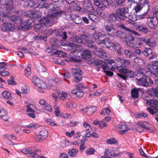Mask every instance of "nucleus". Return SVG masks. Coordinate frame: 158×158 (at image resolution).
<instances>
[{
  "label": "nucleus",
  "mask_w": 158,
  "mask_h": 158,
  "mask_svg": "<svg viewBox=\"0 0 158 158\" xmlns=\"http://www.w3.org/2000/svg\"><path fill=\"white\" fill-rule=\"evenodd\" d=\"M118 20V18L115 13L112 12L108 14L106 20L104 23V27L110 37H113L114 35L115 29L114 27H116V25L118 23H115Z\"/></svg>",
  "instance_id": "1"
},
{
  "label": "nucleus",
  "mask_w": 158,
  "mask_h": 158,
  "mask_svg": "<svg viewBox=\"0 0 158 158\" xmlns=\"http://www.w3.org/2000/svg\"><path fill=\"white\" fill-rule=\"evenodd\" d=\"M69 33L70 35L69 38L70 41L78 44L84 43L89 48L93 49H97V46L94 44V41L91 37L84 35H74L73 33L72 32Z\"/></svg>",
  "instance_id": "2"
},
{
  "label": "nucleus",
  "mask_w": 158,
  "mask_h": 158,
  "mask_svg": "<svg viewBox=\"0 0 158 158\" xmlns=\"http://www.w3.org/2000/svg\"><path fill=\"white\" fill-rule=\"evenodd\" d=\"M40 23H37L34 26V30L37 32H42L45 29V27H50L54 23V22H51L47 17H44L39 20Z\"/></svg>",
  "instance_id": "3"
},
{
  "label": "nucleus",
  "mask_w": 158,
  "mask_h": 158,
  "mask_svg": "<svg viewBox=\"0 0 158 158\" xmlns=\"http://www.w3.org/2000/svg\"><path fill=\"white\" fill-rule=\"evenodd\" d=\"M145 71L143 69L138 72L136 75L135 80L139 86L148 87L149 84L148 81V78L144 74Z\"/></svg>",
  "instance_id": "4"
},
{
  "label": "nucleus",
  "mask_w": 158,
  "mask_h": 158,
  "mask_svg": "<svg viewBox=\"0 0 158 158\" xmlns=\"http://www.w3.org/2000/svg\"><path fill=\"white\" fill-rule=\"evenodd\" d=\"M117 69L120 73H118L117 75L123 79L125 80L126 77L133 78L135 76L134 72L131 70L123 68L121 66H116Z\"/></svg>",
  "instance_id": "5"
},
{
  "label": "nucleus",
  "mask_w": 158,
  "mask_h": 158,
  "mask_svg": "<svg viewBox=\"0 0 158 158\" xmlns=\"http://www.w3.org/2000/svg\"><path fill=\"white\" fill-rule=\"evenodd\" d=\"M147 18L150 19L147 21L148 26L151 29H155L158 25V19L154 13L151 12Z\"/></svg>",
  "instance_id": "6"
},
{
  "label": "nucleus",
  "mask_w": 158,
  "mask_h": 158,
  "mask_svg": "<svg viewBox=\"0 0 158 158\" xmlns=\"http://www.w3.org/2000/svg\"><path fill=\"white\" fill-rule=\"evenodd\" d=\"M86 88L81 84H78L76 85V88L72 90L71 93L73 95H76L77 97L81 98L82 97L84 94V90Z\"/></svg>",
  "instance_id": "7"
},
{
  "label": "nucleus",
  "mask_w": 158,
  "mask_h": 158,
  "mask_svg": "<svg viewBox=\"0 0 158 158\" xmlns=\"http://www.w3.org/2000/svg\"><path fill=\"white\" fill-rule=\"evenodd\" d=\"M126 12L125 8H118L116 10L115 13L118 18V20H120L124 21L127 20V17L126 16Z\"/></svg>",
  "instance_id": "8"
},
{
  "label": "nucleus",
  "mask_w": 158,
  "mask_h": 158,
  "mask_svg": "<svg viewBox=\"0 0 158 158\" xmlns=\"http://www.w3.org/2000/svg\"><path fill=\"white\" fill-rule=\"evenodd\" d=\"M32 81L34 84L39 88L44 89L47 87V84L44 81H41L38 77H33L32 79Z\"/></svg>",
  "instance_id": "9"
},
{
  "label": "nucleus",
  "mask_w": 158,
  "mask_h": 158,
  "mask_svg": "<svg viewBox=\"0 0 158 158\" xmlns=\"http://www.w3.org/2000/svg\"><path fill=\"white\" fill-rule=\"evenodd\" d=\"M72 74L77 82L80 81L82 80L83 72L79 68H75L72 69Z\"/></svg>",
  "instance_id": "10"
},
{
  "label": "nucleus",
  "mask_w": 158,
  "mask_h": 158,
  "mask_svg": "<svg viewBox=\"0 0 158 158\" xmlns=\"http://www.w3.org/2000/svg\"><path fill=\"white\" fill-rule=\"evenodd\" d=\"M117 28H120L127 32L129 34H132L135 35L139 36L140 34L137 32L127 27L123 24L118 23L116 25Z\"/></svg>",
  "instance_id": "11"
},
{
  "label": "nucleus",
  "mask_w": 158,
  "mask_h": 158,
  "mask_svg": "<svg viewBox=\"0 0 158 158\" xmlns=\"http://www.w3.org/2000/svg\"><path fill=\"white\" fill-rule=\"evenodd\" d=\"M1 30L3 32H9L15 29L14 25L10 23H4L1 26Z\"/></svg>",
  "instance_id": "12"
},
{
  "label": "nucleus",
  "mask_w": 158,
  "mask_h": 158,
  "mask_svg": "<svg viewBox=\"0 0 158 158\" xmlns=\"http://www.w3.org/2000/svg\"><path fill=\"white\" fill-rule=\"evenodd\" d=\"M145 122L143 121H139L137 123L136 126V130L141 132L144 131V129H146L147 131H149L150 129L148 127H146L144 125Z\"/></svg>",
  "instance_id": "13"
},
{
  "label": "nucleus",
  "mask_w": 158,
  "mask_h": 158,
  "mask_svg": "<svg viewBox=\"0 0 158 158\" xmlns=\"http://www.w3.org/2000/svg\"><path fill=\"white\" fill-rule=\"evenodd\" d=\"M66 13V11H57L54 13H52L51 14L50 12L49 13V12L48 11L47 12L46 16L47 18L49 19V18L51 19L52 17H57L58 16H61L62 13L65 15Z\"/></svg>",
  "instance_id": "14"
},
{
  "label": "nucleus",
  "mask_w": 158,
  "mask_h": 158,
  "mask_svg": "<svg viewBox=\"0 0 158 158\" xmlns=\"http://www.w3.org/2000/svg\"><path fill=\"white\" fill-rule=\"evenodd\" d=\"M117 60L118 62H119L121 63V66L123 67L124 66L125 68H128L131 64L130 61L128 60L124 59L122 58H117ZM120 66H121L120 65Z\"/></svg>",
  "instance_id": "15"
},
{
  "label": "nucleus",
  "mask_w": 158,
  "mask_h": 158,
  "mask_svg": "<svg viewBox=\"0 0 158 158\" xmlns=\"http://www.w3.org/2000/svg\"><path fill=\"white\" fill-rule=\"evenodd\" d=\"M70 19L77 24L82 23V20L81 18L79 16L74 14H71L70 15Z\"/></svg>",
  "instance_id": "16"
},
{
  "label": "nucleus",
  "mask_w": 158,
  "mask_h": 158,
  "mask_svg": "<svg viewBox=\"0 0 158 158\" xmlns=\"http://www.w3.org/2000/svg\"><path fill=\"white\" fill-rule=\"evenodd\" d=\"M125 39L127 44L129 45L130 47H133L134 44L135 43V39L134 37L131 35H129L128 36H127Z\"/></svg>",
  "instance_id": "17"
},
{
  "label": "nucleus",
  "mask_w": 158,
  "mask_h": 158,
  "mask_svg": "<svg viewBox=\"0 0 158 158\" xmlns=\"http://www.w3.org/2000/svg\"><path fill=\"white\" fill-rule=\"evenodd\" d=\"M96 110V107H89L82 109V111L85 112L88 115H90L95 112Z\"/></svg>",
  "instance_id": "18"
},
{
  "label": "nucleus",
  "mask_w": 158,
  "mask_h": 158,
  "mask_svg": "<svg viewBox=\"0 0 158 158\" xmlns=\"http://www.w3.org/2000/svg\"><path fill=\"white\" fill-rule=\"evenodd\" d=\"M35 22L31 19H28L24 23V28L27 30L30 29L35 24Z\"/></svg>",
  "instance_id": "19"
},
{
  "label": "nucleus",
  "mask_w": 158,
  "mask_h": 158,
  "mask_svg": "<svg viewBox=\"0 0 158 158\" xmlns=\"http://www.w3.org/2000/svg\"><path fill=\"white\" fill-rule=\"evenodd\" d=\"M91 57V52L89 50H85L82 54V58L85 60H89Z\"/></svg>",
  "instance_id": "20"
},
{
  "label": "nucleus",
  "mask_w": 158,
  "mask_h": 158,
  "mask_svg": "<svg viewBox=\"0 0 158 158\" xmlns=\"http://www.w3.org/2000/svg\"><path fill=\"white\" fill-rule=\"evenodd\" d=\"M8 19L15 24H19L22 21V19L19 16L14 15L9 17Z\"/></svg>",
  "instance_id": "21"
},
{
  "label": "nucleus",
  "mask_w": 158,
  "mask_h": 158,
  "mask_svg": "<svg viewBox=\"0 0 158 158\" xmlns=\"http://www.w3.org/2000/svg\"><path fill=\"white\" fill-rule=\"evenodd\" d=\"M118 127L121 129L119 133L121 135L124 134L128 130L127 125L126 124L121 123L118 125Z\"/></svg>",
  "instance_id": "22"
},
{
  "label": "nucleus",
  "mask_w": 158,
  "mask_h": 158,
  "mask_svg": "<svg viewBox=\"0 0 158 158\" xmlns=\"http://www.w3.org/2000/svg\"><path fill=\"white\" fill-rule=\"evenodd\" d=\"M114 48V49L117 51V53L120 55L123 54V50L122 49V48L121 46L118 43H114V45L112 47Z\"/></svg>",
  "instance_id": "23"
},
{
  "label": "nucleus",
  "mask_w": 158,
  "mask_h": 158,
  "mask_svg": "<svg viewBox=\"0 0 158 158\" xmlns=\"http://www.w3.org/2000/svg\"><path fill=\"white\" fill-rule=\"evenodd\" d=\"M115 33L116 37L123 39H125L127 36L125 33L121 30L117 31Z\"/></svg>",
  "instance_id": "24"
},
{
  "label": "nucleus",
  "mask_w": 158,
  "mask_h": 158,
  "mask_svg": "<svg viewBox=\"0 0 158 158\" xmlns=\"http://www.w3.org/2000/svg\"><path fill=\"white\" fill-rule=\"evenodd\" d=\"M104 44L107 48H110L114 45V43L111 42L109 37H106L104 39Z\"/></svg>",
  "instance_id": "25"
},
{
  "label": "nucleus",
  "mask_w": 158,
  "mask_h": 158,
  "mask_svg": "<svg viewBox=\"0 0 158 158\" xmlns=\"http://www.w3.org/2000/svg\"><path fill=\"white\" fill-rule=\"evenodd\" d=\"M152 68L149 70L152 74L158 77V66L155 65H152Z\"/></svg>",
  "instance_id": "26"
},
{
  "label": "nucleus",
  "mask_w": 158,
  "mask_h": 158,
  "mask_svg": "<svg viewBox=\"0 0 158 158\" xmlns=\"http://www.w3.org/2000/svg\"><path fill=\"white\" fill-rule=\"evenodd\" d=\"M152 108L149 107L148 108V110L152 115L155 114L157 116H158V107L157 106H155Z\"/></svg>",
  "instance_id": "27"
},
{
  "label": "nucleus",
  "mask_w": 158,
  "mask_h": 158,
  "mask_svg": "<svg viewBox=\"0 0 158 158\" xmlns=\"http://www.w3.org/2000/svg\"><path fill=\"white\" fill-rule=\"evenodd\" d=\"M84 11L85 13H86L91 14L92 13H94L95 10L90 4L89 6H85L84 8Z\"/></svg>",
  "instance_id": "28"
},
{
  "label": "nucleus",
  "mask_w": 158,
  "mask_h": 158,
  "mask_svg": "<svg viewBox=\"0 0 158 158\" xmlns=\"http://www.w3.org/2000/svg\"><path fill=\"white\" fill-rule=\"evenodd\" d=\"M48 9L49 10L52 11L56 12L60 10V7L57 6L56 5H55L50 3H49Z\"/></svg>",
  "instance_id": "29"
},
{
  "label": "nucleus",
  "mask_w": 158,
  "mask_h": 158,
  "mask_svg": "<svg viewBox=\"0 0 158 158\" xmlns=\"http://www.w3.org/2000/svg\"><path fill=\"white\" fill-rule=\"evenodd\" d=\"M23 2L27 7H32L35 5V2L33 0H23Z\"/></svg>",
  "instance_id": "30"
},
{
  "label": "nucleus",
  "mask_w": 158,
  "mask_h": 158,
  "mask_svg": "<svg viewBox=\"0 0 158 158\" xmlns=\"http://www.w3.org/2000/svg\"><path fill=\"white\" fill-rule=\"evenodd\" d=\"M92 13L88 14V17L89 19L95 23H97L98 21V17L96 15Z\"/></svg>",
  "instance_id": "31"
},
{
  "label": "nucleus",
  "mask_w": 158,
  "mask_h": 158,
  "mask_svg": "<svg viewBox=\"0 0 158 158\" xmlns=\"http://www.w3.org/2000/svg\"><path fill=\"white\" fill-rule=\"evenodd\" d=\"M122 52H123V53H124L125 55L127 58H131L132 57L134 56V54L132 53V52L130 50L123 49Z\"/></svg>",
  "instance_id": "32"
},
{
  "label": "nucleus",
  "mask_w": 158,
  "mask_h": 158,
  "mask_svg": "<svg viewBox=\"0 0 158 158\" xmlns=\"http://www.w3.org/2000/svg\"><path fill=\"white\" fill-rule=\"evenodd\" d=\"M39 134L43 140L46 139L48 136V132L46 130L40 131Z\"/></svg>",
  "instance_id": "33"
},
{
  "label": "nucleus",
  "mask_w": 158,
  "mask_h": 158,
  "mask_svg": "<svg viewBox=\"0 0 158 158\" xmlns=\"http://www.w3.org/2000/svg\"><path fill=\"white\" fill-rule=\"evenodd\" d=\"M146 39L144 38H140L137 39L136 41V46L138 47H140L142 44L145 43Z\"/></svg>",
  "instance_id": "34"
},
{
  "label": "nucleus",
  "mask_w": 158,
  "mask_h": 158,
  "mask_svg": "<svg viewBox=\"0 0 158 158\" xmlns=\"http://www.w3.org/2000/svg\"><path fill=\"white\" fill-rule=\"evenodd\" d=\"M147 103L151 107H154L155 106H157L158 104L157 101L155 98L149 99L147 101Z\"/></svg>",
  "instance_id": "35"
},
{
  "label": "nucleus",
  "mask_w": 158,
  "mask_h": 158,
  "mask_svg": "<svg viewBox=\"0 0 158 158\" xmlns=\"http://www.w3.org/2000/svg\"><path fill=\"white\" fill-rule=\"evenodd\" d=\"M36 68L39 73H44L46 71V69L44 65L40 63L36 65Z\"/></svg>",
  "instance_id": "36"
},
{
  "label": "nucleus",
  "mask_w": 158,
  "mask_h": 158,
  "mask_svg": "<svg viewBox=\"0 0 158 158\" xmlns=\"http://www.w3.org/2000/svg\"><path fill=\"white\" fill-rule=\"evenodd\" d=\"M78 152V149L73 148L69 149V150L68 154L69 156L72 157H74L77 154Z\"/></svg>",
  "instance_id": "37"
},
{
  "label": "nucleus",
  "mask_w": 158,
  "mask_h": 158,
  "mask_svg": "<svg viewBox=\"0 0 158 158\" xmlns=\"http://www.w3.org/2000/svg\"><path fill=\"white\" fill-rule=\"evenodd\" d=\"M101 5V10H104L107 7L109 4L108 0H100Z\"/></svg>",
  "instance_id": "38"
},
{
  "label": "nucleus",
  "mask_w": 158,
  "mask_h": 158,
  "mask_svg": "<svg viewBox=\"0 0 158 158\" xmlns=\"http://www.w3.org/2000/svg\"><path fill=\"white\" fill-rule=\"evenodd\" d=\"M81 135L82 137H89L91 135V133L89 129H86L81 132Z\"/></svg>",
  "instance_id": "39"
},
{
  "label": "nucleus",
  "mask_w": 158,
  "mask_h": 158,
  "mask_svg": "<svg viewBox=\"0 0 158 158\" xmlns=\"http://www.w3.org/2000/svg\"><path fill=\"white\" fill-rule=\"evenodd\" d=\"M1 5L4 6H12L13 5V2L12 0H4L3 2H0Z\"/></svg>",
  "instance_id": "40"
},
{
  "label": "nucleus",
  "mask_w": 158,
  "mask_h": 158,
  "mask_svg": "<svg viewBox=\"0 0 158 158\" xmlns=\"http://www.w3.org/2000/svg\"><path fill=\"white\" fill-rule=\"evenodd\" d=\"M26 107L27 108L26 110L27 112H33V111H35V110L36 109V106L31 104H29Z\"/></svg>",
  "instance_id": "41"
},
{
  "label": "nucleus",
  "mask_w": 158,
  "mask_h": 158,
  "mask_svg": "<svg viewBox=\"0 0 158 158\" xmlns=\"http://www.w3.org/2000/svg\"><path fill=\"white\" fill-rule=\"evenodd\" d=\"M139 96V91L136 88L134 89L131 90V96L133 98H137Z\"/></svg>",
  "instance_id": "42"
},
{
  "label": "nucleus",
  "mask_w": 158,
  "mask_h": 158,
  "mask_svg": "<svg viewBox=\"0 0 158 158\" xmlns=\"http://www.w3.org/2000/svg\"><path fill=\"white\" fill-rule=\"evenodd\" d=\"M117 140L114 138H111L106 140V142L108 144H115L117 143Z\"/></svg>",
  "instance_id": "43"
},
{
  "label": "nucleus",
  "mask_w": 158,
  "mask_h": 158,
  "mask_svg": "<svg viewBox=\"0 0 158 158\" xmlns=\"http://www.w3.org/2000/svg\"><path fill=\"white\" fill-rule=\"evenodd\" d=\"M34 149H33V150ZM33 150H31L30 152V156L36 158L39 156L40 154V152L39 151H33Z\"/></svg>",
  "instance_id": "44"
},
{
  "label": "nucleus",
  "mask_w": 158,
  "mask_h": 158,
  "mask_svg": "<svg viewBox=\"0 0 158 158\" xmlns=\"http://www.w3.org/2000/svg\"><path fill=\"white\" fill-rule=\"evenodd\" d=\"M90 62L93 64L94 65L96 66H99L103 63V61L99 59L92 60Z\"/></svg>",
  "instance_id": "45"
},
{
  "label": "nucleus",
  "mask_w": 158,
  "mask_h": 158,
  "mask_svg": "<svg viewBox=\"0 0 158 158\" xmlns=\"http://www.w3.org/2000/svg\"><path fill=\"white\" fill-rule=\"evenodd\" d=\"M15 12L14 8L12 6H7L6 9V15L10 14H11Z\"/></svg>",
  "instance_id": "46"
},
{
  "label": "nucleus",
  "mask_w": 158,
  "mask_h": 158,
  "mask_svg": "<svg viewBox=\"0 0 158 158\" xmlns=\"http://www.w3.org/2000/svg\"><path fill=\"white\" fill-rule=\"evenodd\" d=\"M33 15L32 18L35 19L41 17V13L39 10H34Z\"/></svg>",
  "instance_id": "47"
},
{
  "label": "nucleus",
  "mask_w": 158,
  "mask_h": 158,
  "mask_svg": "<svg viewBox=\"0 0 158 158\" xmlns=\"http://www.w3.org/2000/svg\"><path fill=\"white\" fill-rule=\"evenodd\" d=\"M37 7L39 8H47L48 9L49 4L41 2L38 5Z\"/></svg>",
  "instance_id": "48"
},
{
  "label": "nucleus",
  "mask_w": 158,
  "mask_h": 158,
  "mask_svg": "<svg viewBox=\"0 0 158 158\" xmlns=\"http://www.w3.org/2000/svg\"><path fill=\"white\" fill-rule=\"evenodd\" d=\"M56 35L59 36H62V38L63 40H65L68 37L66 32L64 31L63 33L60 32H57Z\"/></svg>",
  "instance_id": "49"
},
{
  "label": "nucleus",
  "mask_w": 158,
  "mask_h": 158,
  "mask_svg": "<svg viewBox=\"0 0 158 158\" xmlns=\"http://www.w3.org/2000/svg\"><path fill=\"white\" fill-rule=\"evenodd\" d=\"M137 29H139L140 31H142L145 33H146L148 31V28L142 25H139L137 27Z\"/></svg>",
  "instance_id": "50"
},
{
  "label": "nucleus",
  "mask_w": 158,
  "mask_h": 158,
  "mask_svg": "<svg viewBox=\"0 0 158 158\" xmlns=\"http://www.w3.org/2000/svg\"><path fill=\"white\" fill-rule=\"evenodd\" d=\"M58 96L61 99L64 100L67 97L68 94L66 92H62L59 93Z\"/></svg>",
  "instance_id": "51"
},
{
  "label": "nucleus",
  "mask_w": 158,
  "mask_h": 158,
  "mask_svg": "<svg viewBox=\"0 0 158 158\" xmlns=\"http://www.w3.org/2000/svg\"><path fill=\"white\" fill-rule=\"evenodd\" d=\"M2 95L4 98L7 99H10L11 98V94L6 91H4L2 94Z\"/></svg>",
  "instance_id": "52"
},
{
  "label": "nucleus",
  "mask_w": 158,
  "mask_h": 158,
  "mask_svg": "<svg viewBox=\"0 0 158 158\" xmlns=\"http://www.w3.org/2000/svg\"><path fill=\"white\" fill-rule=\"evenodd\" d=\"M134 61L138 65H141L144 61L143 60L138 57H136L134 59Z\"/></svg>",
  "instance_id": "53"
},
{
  "label": "nucleus",
  "mask_w": 158,
  "mask_h": 158,
  "mask_svg": "<svg viewBox=\"0 0 158 158\" xmlns=\"http://www.w3.org/2000/svg\"><path fill=\"white\" fill-rule=\"evenodd\" d=\"M145 44L151 47H154L155 45V43L154 41H152L150 39H146Z\"/></svg>",
  "instance_id": "54"
},
{
  "label": "nucleus",
  "mask_w": 158,
  "mask_h": 158,
  "mask_svg": "<svg viewBox=\"0 0 158 158\" xmlns=\"http://www.w3.org/2000/svg\"><path fill=\"white\" fill-rule=\"evenodd\" d=\"M34 148L31 147L28 148H25L23 149L22 150L21 152L25 154H29L30 155V152L31 151V150H33V149Z\"/></svg>",
  "instance_id": "55"
},
{
  "label": "nucleus",
  "mask_w": 158,
  "mask_h": 158,
  "mask_svg": "<svg viewBox=\"0 0 158 158\" xmlns=\"http://www.w3.org/2000/svg\"><path fill=\"white\" fill-rule=\"evenodd\" d=\"M42 108L44 110H47L49 112L52 111V108L51 106L48 103H46L44 106H43Z\"/></svg>",
  "instance_id": "56"
},
{
  "label": "nucleus",
  "mask_w": 158,
  "mask_h": 158,
  "mask_svg": "<svg viewBox=\"0 0 158 158\" xmlns=\"http://www.w3.org/2000/svg\"><path fill=\"white\" fill-rule=\"evenodd\" d=\"M95 151V150L93 148H90L86 150L85 153L88 155H90L93 154Z\"/></svg>",
  "instance_id": "57"
},
{
  "label": "nucleus",
  "mask_w": 158,
  "mask_h": 158,
  "mask_svg": "<svg viewBox=\"0 0 158 158\" xmlns=\"http://www.w3.org/2000/svg\"><path fill=\"white\" fill-rule=\"evenodd\" d=\"M51 53H52L53 54H56L58 56H61L63 54V52L62 51H61L60 50H53L52 52V51H51Z\"/></svg>",
  "instance_id": "58"
},
{
  "label": "nucleus",
  "mask_w": 158,
  "mask_h": 158,
  "mask_svg": "<svg viewBox=\"0 0 158 158\" xmlns=\"http://www.w3.org/2000/svg\"><path fill=\"white\" fill-rule=\"evenodd\" d=\"M47 36L46 35H40L37 37V39L38 40L43 41L44 42H45L47 41Z\"/></svg>",
  "instance_id": "59"
},
{
  "label": "nucleus",
  "mask_w": 158,
  "mask_h": 158,
  "mask_svg": "<svg viewBox=\"0 0 158 158\" xmlns=\"http://www.w3.org/2000/svg\"><path fill=\"white\" fill-rule=\"evenodd\" d=\"M148 116L147 113H145L144 112L140 114H137L136 115L135 117L137 118H145Z\"/></svg>",
  "instance_id": "60"
},
{
  "label": "nucleus",
  "mask_w": 158,
  "mask_h": 158,
  "mask_svg": "<svg viewBox=\"0 0 158 158\" xmlns=\"http://www.w3.org/2000/svg\"><path fill=\"white\" fill-rule=\"evenodd\" d=\"M6 64L3 62L0 63V72H3L5 70Z\"/></svg>",
  "instance_id": "61"
},
{
  "label": "nucleus",
  "mask_w": 158,
  "mask_h": 158,
  "mask_svg": "<svg viewBox=\"0 0 158 158\" xmlns=\"http://www.w3.org/2000/svg\"><path fill=\"white\" fill-rule=\"evenodd\" d=\"M27 127L31 129H35L37 128L38 127V126L37 124H35L34 123H31L27 125Z\"/></svg>",
  "instance_id": "62"
},
{
  "label": "nucleus",
  "mask_w": 158,
  "mask_h": 158,
  "mask_svg": "<svg viewBox=\"0 0 158 158\" xmlns=\"http://www.w3.org/2000/svg\"><path fill=\"white\" fill-rule=\"evenodd\" d=\"M97 54L98 55V56L102 58H104L106 56V53L103 51H100L98 52Z\"/></svg>",
  "instance_id": "63"
},
{
  "label": "nucleus",
  "mask_w": 158,
  "mask_h": 158,
  "mask_svg": "<svg viewBox=\"0 0 158 158\" xmlns=\"http://www.w3.org/2000/svg\"><path fill=\"white\" fill-rule=\"evenodd\" d=\"M33 139L34 141L37 142H39L40 141L43 140V139L39 134L38 135H35L33 137Z\"/></svg>",
  "instance_id": "64"
}]
</instances>
